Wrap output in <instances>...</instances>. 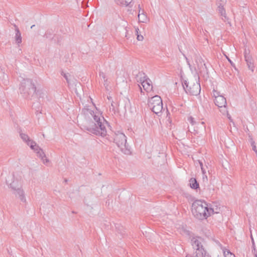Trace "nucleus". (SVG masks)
<instances>
[{"label": "nucleus", "mask_w": 257, "mask_h": 257, "mask_svg": "<svg viewBox=\"0 0 257 257\" xmlns=\"http://www.w3.org/2000/svg\"><path fill=\"white\" fill-rule=\"evenodd\" d=\"M67 74V73H64V72H63V71H62L61 72V74L62 76H64V74Z\"/></svg>", "instance_id": "58836bf2"}, {"label": "nucleus", "mask_w": 257, "mask_h": 257, "mask_svg": "<svg viewBox=\"0 0 257 257\" xmlns=\"http://www.w3.org/2000/svg\"><path fill=\"white\" fill-rule=\"evenodd\" d=\"M20 93L26 99H35L40 97L39 91L37 90L36 86L31 79H24L19 88Z\"/></svg>", "instance_id": "7ed1b4c3"}, {"label": "nucleus", "mask_w": 257, "mask_h": 257, "mask_svg": "<svg viewBox=\"0 0 257 257\" xmlns=\"http://www.w3.org/2000/svg\"><path fill=\"white\" fill-rule=\"evenodd\" d=\"M192 212L196 219L203 220L213 214L214 210L206 202L197 200L192 204Z\"/></svg>", "instance_id": "f03ea898"}, {"label": "nucleus", "mask_w": 257, "mask_h": 257, "mask_svg": "<svg viewBox=\"0 0 257 257\" xmlns=\"http://www.w3.org/2000/svg\"><path fill=\"white\" fill-rule=\"evenodd\" d=\"M226 2V0H216V5L217 6H224Z\"/></svg>", "instance_id": "aec40b11"}, {"label": "nucleus", "mask_w": 257, "mask_h": 257, "mask_svg": "<svg viewBox=\"0 0 257 257\" xmlns=\"http://www.w3.org/2000/svg\"><path fill=\"white\" fill-rule=\"evenodd\" d=\"M218 6V10L219 13L220 14L221 16L224 17V21L226 20H227V17L226 16L225 10L224 9V6Z\"/></svg>", "instance_id": "a211bd4d"}, {"label": "nucleus", "mask_w": 257, "mask_h": 257, "mask_svg": "<svg viewBox=\"0 0 257 257\" xmlns=\"http://www.w3.org/2000/svg\"><path fill=\"white\" fill-rule=\"evenodd\" d=\"M148 105L151 110L158 115H160L163 110L162 98L159 95H155L149 99Z\"/></svg>", "instance_id": "39448f33"}, {"label": "nucleus", "mask_w": 257, "mask_h": 257, "mask_svg": "<svg viewBox=\"0 0 257 257\" xmlns=\"http://www.w3.org/2000/svg\"><path fill=\"white\" fill-rule=\"evenodd\" d=\"M146 76L145 74L143 72H139L138 73V75H137V77H140L139 78V80H138V82H140V83L142 84V81L144 79V76Z\"/></svg>", "instance_id": "6ab92c4d"}, {"label": "nucleus", "mask_w": 257, "mask_h": 257, "mask_svg": "<svg viewBox=\"0 0 257 257\" xmlns=\"http://www.w3.org/2000/svg\"><path fill=\"white\" fill-rule=\"evenodd\" d=\"M64 181H65V182H66H66H67V180L66 179H65L64 180Z\"/></svg>", "instance_id": "a19ab883"}, {"label": "nucleus", "mask_w": 257, "mask_h": 257, "mask_svg": "<svg viewBox=\"0 0 257 257\" xmlns=\"http://www.w3.org/2000/svg\"><path fill=\"white\" fill-rule=\"evenodd\" d=\"M182 86L185 92L191 95H197L200 94L201 87L199 82L192 81L184 80Z\"/></svg>", "instance_id": "20e7f679"}, {"label": "nucleus", "mask_w": 257, "mask_h": 257, "mask_svg": "<svg viewBox=\"0 0 257 257\" xmlns=\"http://www.w3.org/2000/svg\"><path fill=\"white\" fill-rule=\"evenodd\" d=\"M213 96L215 98V97H217V96H221V95H220V93L215 90H213Z\"/></svg>", "instance_id": "bb28decb"}, {"label": "nucleus", "mask_w": 257, "mask_h": 257, "mask_svg": "<svg viewBox=\"0 0 257 257\" xmlns=\"http://www.w3.org/2000/svg\"><path fill=\"white\" fill-rule=\"evenodd\" d=\"M227 59H228V61L230 62V64L232 66H234V63L231 61V60L229 58H227Z\"/></svg>", "instance_id": "473e14b6"}, {"label": "nucleus", "mask_w": 257, "mask_h": 257, "mask_svg": "<svg viewBox=\"0 0 257 257\" xmlns=\"http://www.w3.org/2000/svg\"><path fill=\"white\" fill-rule=\"evenodd\" d=\"M202 30H203V32H204V35H205V36H207L206 33H208V31L206 30V29H204V30H203V29H202Z\"/></svg>", "instance_id": "c9c22d12"}, {"label": "nucleus", "mask_w": 257, "mask_h": 257, "mask_svg": "<svg viewBox=\"0 0 257 257\" xmlns=\"http://www.w3.org/2000/svg\"><path fill=\"white\" fill-rule=\"evenodd\" d=\"M142 20H140L142 22H145V21L147 20V17L144 14V11L142 10Z\"/></svg>", "instance_id": "393cba45"}, {"label": "nucleus", "mask_w": 257, "mask_h": 257, "mask_svg": "<svg viewBox=\"0 0 257 257\" xmlns=\"http://www.w3.org/2000/svg\"><path fill=\"white\" fill-rule=\"evenodd\" d=\"M99 75L101 80H103V85L106 88H107L108 86V84L107 83V77L106 75L102 71H99Z\"/></svg>", "instance_id": "dca6fc26"}, {"label": "nucleus", "mask_w": 257, "mask_h": 257, "mask_svg": "<svg viewBox=\"0 0 257 257\" xmlns=\"http://www.w3.org/2000/svg\"><path fill=\"white\" fill-rule=\"evenodd\" d=\"M84 113L90 114L93 117L94 122H91L88 125L84 126V129L95 135L104 137L106 136L107 131L105 124L108 125V123L104 118L99 113L95 112L94 111L85 108L82 110Z\"/></svg>", "instance_id": "f257e3e1"}, {"label": "nucleus", "mask_w": 257, "mask_h": 257, "mask_svg": "<svg viewBox=\"0 0 257 257\" xmlns=\"http://www.w3.org/2000/svg\"><path fill=\"white\" fill-rule=\"evenodd\" d=\"M35 26V25H32L31 27V28L32 29L33 28H34V27Z\"/></svg>", "instance_id": "ea45409f"}, {"label": "nucleus", "mask_w": 257, "mask_h": 257, "mask_svg": "<svg viewBox=\"0 0 257 257\" xmlns=\"http://www.w3.org/2000/svg\"><path fill=\"white\" fill-rule=\"evenodd\" d=\"M214 102L215 104L218 107L223 108L224 109L223 112L226 111V100L223 96H217V97H215V98H214Z\"/></svg>", "instance_id": "1a4fd4ad"}, {"label": "nucleus", "mask_w": 257, "mask_h": 257, "mask_svg": "<svg viewBox=\"0 0 257 257\" xmlns=\"http://www.w3.org/2000/svg\"><path fill=\"white\" fill-rule=\"evenodd\" d=\"M228 253H229L230 254V255L229 257H235V256L234 255V254L231 253L230 251H228Z\"/></svg>", "instance_id": "4c0bfd02"}, {"label": "nucleus", "mask_w": 257, "mask_h": 257, "mask_svg": "<svg viewBox=\"0 0 257 257\" xmlns=\"http://www.w3.org/2000/svg\"><path fill=\"white\" fill-rule=\"evenodd\" d=\"M141 15H142V11L140 10L139 12V14H138V18H139V20H140V16H141Z\"/></svg>", "instance_id": "2f4dec72"}, {"label": "nucleus", "mask_w": 257, "mask_h": 257, "mask_svg": "<svg viewBox=\"0 0 257 257\" xmlns=\"http://www.w3.org/2000/svg\"><path fill=\"white\" fill-rule=\"evenodd\" d=\"M205 179L206 180V181H207V177L206 174L204 175H203V179L204 181Z\"/></svg>", "instance_id": "72a5a7b5"}, {"label": "nucleus", "mask_w": 257, "mask_h": 257, "mask_svg": "<svg viewBox=\"0 0 257 257\" xmlns=\"http://www.w3.org/2000/svg\"><path fill=\"white\" fill-rule=\"evenodd\" d=\"M43 162V163L46 165V166H48L49 163H50V161L48 159L46 158H44L43 159V160H42Z\"/></svg>", "instance_id": "a878e982"}, {"label": "nucleus", "mask_w": 257, "mask_h": 257, "mask_svg": "<svg viewBox=\"0 0 257 257\" xmlns=\"http://www.w3.org/2000/svg\"><path fill=\"white\" fill-rule=\"evenodd\" d=\"M251 146L252 147V150L255 152V153L257 155V150H256V146L254 145V142L251 143Z\"/></svg>", "instance_id": "c85d7f7f"}, {"label": "nucleus", "mask_w": 257, "mask_h": 257, "mask_svg": "<svg viewBox=\"0 0 257 257\" xmlns=\"http://www.w3.org/2000/svg\"><path fill=\"white\" fill-rule=\"evenodd\" d=\"M255 257H257V254L256 253L255 254Z\"/></svg>", "instance_id": "79ce46f5"}, {"label": "nucleus", "mask_w": 257, "mask_h": 257, "mask_svg": "<svg viewBox=\"0 0 257 257\" xmlns=\"http://www.w3.org/2000/svg\"><path fill=\"white\" fill-rule=\"evenodd\" d=\"M52 35V33L50 31H47L45 34V36L47 38H50L51 37V36Z\"/></svg>", "instance_id": "cd10ccee"}, {"label": "nucleus", "mask_w": 257, "mask_h": 257, "mask_svg": "<svg viewBox=\"0 0 257 257\" xmlns=\"http://www.w3.org/2000/svg\"><path fill=\"white\" fill-rule=\"evenodd\" d=\"M20 136L23 141L25 142L27 145L29 146L31 149H34V147L36 146L35 142L31 140L28 135L20 132Z\"/></svg>", "instance_id": "9d476101"}, {"label": "nucleus", "mask_w": 257, "mask_h": 257, "mask_svg": "<svg viewBox=\"0 0 257 257\" xmlns=\"http://www.w3.org/2000/svg\"><path fill=\"white\" fill-rule=\"evenodd\" d=\"M139 29L137 28L136 29V33H137V39L138 41H142L144 39L143 38V36L142 35H139L138 34V31H139Z\"/></svg>", "instance_id": "412c9836"}, {"label": "nucleus", "mask_w": 257, "mask_h": 257, "mask_svg": "<svg viewBox=\"0 0 257 257\" xmlns=\"http://www.w3.org/2000/svg\"><path fill=\"white\" fill-rule=\"evenodd\" d=\"M37 154V156L39 157L41 160H43L44 158H46V155L43 150L40 148L38 146H35L34 149H33Z\"/></svg>", "instance_id": "ddd939ff"}, {"label": "nucleus", "mask_w": 257, "mask_h": 257, "mask_svg": "<svg viewBox=\"0 0 257 257\" xmlns=\"http://www.w3.org/2000/svg\"><path fill=\"white\" fill-rule=\"evenodd\" d=\"M244 54L245 60L246 62L248 69L250 70L251 72H253V69L254 66L252 57L248 54L247 53V51L246 50L244 51Z\"/></svg>", "instance_id": "f8f14e48"}, {"label": "nucleus", "mask_w": 257, "mask_h": 257, "mask_svg": "<svg viewBox=\"0 0 257 257\" xmlns=\"http://www.w3.org/2000/svg\"><path fill=\"white\" fill-rule=\"evenodd\" d=\"M228 117L229 119H230V116H228Z\"/></svg>", "instance_id": "37998d69"}, {"label": "nucleus", "mask_w": 257, "mask_h": 257, "mask_svg": "<svg viewBox=\"0 0 257 257\" xmlns=\"http://www.w3.org/2000/svg\"><path fill=\"white\" fill-rule=\"evenodd\" d=\"M188 120L192 125H194L196 123L194 118L191 116L188 117Z\"/></svg>", "instance_id": "5701e85b"}, {"label": "nucleus", "mask_w": 257, "mask_h": 257, "mask_svg": "<svg viewBox=\"0 0 257 257\" xmlns=\"http://www.w3.org/2000/svg\"><path fill=\"white\" fill-rule=\"evenodd\" d=\"M202 241V238L199 237H194L191 240L193 248L196 250L195 254L198 253L199 255L202 254V252H206L203 246Z\"/></svg>", "instance_id": "0eeeda50"}, {"label": "nucleus", "mask_w": 257, "mask_h": 257, "mask_svg": "<svg viewBox=\"0 0 257 257\" xmlns=\"http://www.w3.org/2000/svg\"><path fill=\"white\" fill-rule=\"evenodd\" d=\"M118 5L122 6H128L131 4L132 0H115Z\"/></svg>", "instance_id": "f3484780"}, {"label": "nucleus", "mask_w": 257, "mask_h": 257, "mask_svg": "<svg viewBox=\"0 0 257 257\" xmlns=\"http://www.w3.org/2000/svg\"><path fill=\"white\" fill-rule=\"evenodd\" d=\"M201 171H202L203 175H204L206 174V170H205L204 167H201Z\"/></svg>", "instance_id": "7c9ffc66"}, {"label": "nucleus", "mask_w": 257, "mask_h": 257, "mask_svg": "<svg viewBox=\"0 0 257 257\" xmlns=\"http://www.w3.org/2000/svg\"><path fill=\"white\" fill-rule=\"evenodd\" d=\"M16 183L14 181L10 184V187L15 191L14 194L16 196H18L22 202H25L26 201V198L24 195V192L22 189L17 187L16 186Z\"/></svg>", "instance_id": "6e6552de"}, {"label": "nucleus", "mask_w": 257, "mask_h": 257, "mask_svg": "<svg viewBox=\"0 0 257 257\" xmlns=\"http://www.w3.org/2000/svg\"><path fill=\"white\" fill-rule=\"evenodd\" d=\"M142 85L146 91H149L152 90L153 86L151 80L147 77V76H144L143 81L142 82Z\"/></svg>", "instance_id": "9b49d317"}, {"label": "nucleus", "mask_w": 257, "mask_h": 257, "mask_svg": "<svg viewBox=\"0 0 257 257\" xmlns=\"http://www.w3.org/2000/svg\"><path fill=\"white\" fill-rule=\"evenodd\" d=\"M190 186L192 189H197L199 188V185L196 179L194 178H191L189 180Z\"/></svg>", "instance_id": "4468645a"}, {"label": "nucleus", "mask_w": 257, "mask_h": 257, "mask_svg": "<svg viewBox=\"0 0 257 257\" xmlns=\"http://www.w3.org/2000/svg\"><path fill=\"white\" fill-rule=\"evenodd\" d=\"M114 142L125 154H128L130 150L126 145V137L124 134L118 132L114 138Z\"/></svg>", "instance_id": "423d86ee"}, {"label": "nucleus", "mask_w": 257, "mask_h": 257, "mask_svg": "<svg viewBox=\"0 0 257 257\" xmlns=\"http://www.w3.org/2000/svg\"><path fill=\"white\" fill-rule=\"evenodd\" d=\"M199 165H200V166L201 168L203 167V163L202 161H199Z\"/></svg>", "instance_id": "f704fd0d"}, {"label": "nucleus", "mask_w": 257, "mask_h": 257, "mask_svg": "<svg viewBox=\"0 0 257 257\" xmlns=\"http://www.w3.org/2000/svg\"><path fill=\"white\" fill-rule=\"evenodd\" d=\"M16 31V35H15V40L17 44L19 45L20 44L22 43V36L21 33L19 30V29L17 28L15 30Z\"/></svg>", "instance_id": "2eb2a0df"}, {"label": "nucleus", "mask_w": 257, "mask_h": 257, "mask_svg": "<svg viewBox=\"0 0 257 257\" xmlns=\"http://www.w3.org/2000/svg\"><path fill=\"white\" fill-rule=\"evenodd\" d=\"M38 106H35L34 105V103L33 104L32 107L33 108L35 109L36 110V112H39L40 113H41V106L40 104H38Z\"/></svg>", "instance_id": "4be33fe9"}, {"label": "nucleus", "mask_w": 257, "mask_h": 257, "mask_svg": "<svg viewBox=\"0 0 257 257\" xmlns=\"http://www.w3.org/2000/svg\"><path fill=\"white\" fill-rule=\"evenodd\" d=\"M138 87L140 90L141 92H143L142 87L140 86L139 84H138Z\"/></svg>", "instance_id": "e433bc0d"}, {"label": "nucleus", "mask_w": 257, "mask_h": 257, "mask_svg": "<svg viewBox=\"0 0 257 257\" xmlns=\"http://www.w3.org/2000/svg\"><path fill=\"white\" fill-rule=\"evenodd\" d=\"M250 237H251V241H252V247H253V249H254V251H255V248H254V240H253V237H252V235H251V236H250Z\"/></svg>", "instance_id": "c756f323"}, {"label": "nucleus", "mask_w": 257, "mask_h": 257, "mask_svg": "<svg viewBox=\"0 0 257 257\" xmlns=\"http://www.w3.org/2000/svg\"><path fill=\"white\" fill-rule=\"evenodd\" d=\"M70 76V75L68 73L66 74H64V77L66 79L67 83L69 84L70 83V80L69 77Z\"/></svg>", "instance_id": "b1692460"}]
</instances>
